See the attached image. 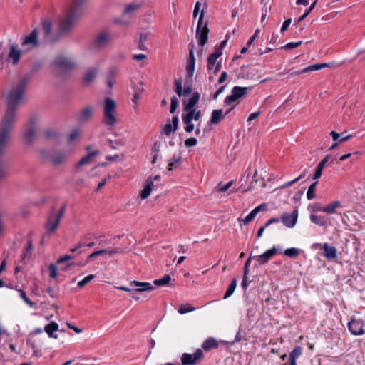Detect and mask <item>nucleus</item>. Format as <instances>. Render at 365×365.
<instances>
[{
  "label": "nucleus",
  "mask_w": 365,
  "mask_h": 365,
  "mask_svg": "<svg viewBox=\"0 0 365 365\" xmlns=\"http://www.w3.org/2000/svg\"><path fill=\"white\" fill-rule=\"evenodd\" d=\"M130 287H133L135 290L138 292H143L145 291H153L155 287L149 282H141L136 280H133L130 283Z\"/></svg>",
  "instance_id": "obj_17"
},
{
  "label": "nucleus",
  "mask_w": 365,
  "mask_h": 365,
  "mask_svg": "<svg viewBox=\"0 0 365 365\" xmlns=\"http://www.w3.org/2000/svg\"><path fill=\"white\" fill-rule=\"evenodd\" d=\"M298 219V207H294L292 213H284L281 217V220L284 225L287 227H293Z\"/></svg>",
  "instance_id": "obj_13"
},
{
  "label": "nucleus",
  "mask_w": 365,
  "mask_h": 365,
  "mask_svg": "<svg viewBox=\"0 0 365 365\" xmlns=\"http://www.w3.org/2000/svg\"><path fill=\"white\" fill-rule=\"evenodd\" d=\"M170 277L169 274H165L161 279L154 280L153 284L158 287H162L168 284L170 281Z\"/></svg>",
  "instance_id": "obj_39"
},
{
  "label": "nucleus",
  "mask_w": 365,
  "mask_h": 365,
  "mask_svg": "<svg viewBox=\"0 0 365 365\" xmlns=\"http://www.w3.org/2000/svg\"><path fill=\"white\" fill-rule=\"evenodd\" d=\"M205 12L202 9L197 22V26L196 29V38L198 41V44L202 48L206 44L208 39V34H209V29L207 26V21L205 22V25H203V18H204Z\"/></svg>",
  "instance_id": "obj_6"
},
{
  "label": "nucleus",
  "mask_w": 365,
  "mask_h": 365,
  "mask_svg": "<svg viewBox=\"0 0 365 365\" xmlns=\"http://www.w3.org/2000/svg\"><path fill=\"white\" fill-rule=\"evenodd\" d=\"M103 250H106V253L105 254H108L110 255H112L113 254H115V253H123V249L122 248H120V247H115V248H113V249H103Z\"/></svg>",
  "instance_id": "obj_54"
},
{
  "label": "nucleus",
  "mask_w": 365,
  "mask_h": 365,
  "mask_svg": "<svg viewBox=\"0 0 365 365\" xmlns=\"http://www.w3.org/2000/svg\"><path fill=\"white\" fill-rule=\"evenodd\" d=\"M42 66H43V62H41V61L35 62L32 66L31 72L33 73H36L37 71H38L41 69V68Z\"/></svg>",
  "instance_id": "obj_57"
},
{
  "label": "nucleus",
  "mask_w": 365,
  "mask_h": 365,
  "mask_svg": "<svg viewBox=\"0 0 365 365\" xmlns=\"http://www.w3.org/2000/svg\"><path fill=\"white\" fill-rule=\"evenodd\" d=\"M184 143L186 147H192L197 145V140L195 138H190L186 139Z\"/></svg>",
  "instance_id": "obj_55"
},
{
  "label": "nucleus",
  "mask_w": 365,
  "mask_h": 365,
  "mask_svg": "<svg viewBox=\"0 0 365 365\" xmlns=\"http://www.w3.org/2000/svg\"><path fill=\"white\" fill-rule=\"evenodd\" d=\"M204 357L202 351L197 349L194 354L184 353L181 356L182 365H195L200 363Z\"/></svg>",
  "instance_id": "obj_8"
},
{
  "label": "nucleus",
  "mask_w": 365,
  "mask_h": 365,
  "mask_svg": "<svg viewBox=\"0 0 365 365\" xmlns=\"http://www.w3.org/2000/svg\"><path fill=\"white\" fill-rule=\"evenodd\" d=\"M302 354V348L297 346L289 354V365H297L296 360Z\"/></svg>",
  "instance_id": "obj_27"
},
{
  "label": "nucleus",
  "mask_w": 365,
  "mask_h": 365,
  "mask_svg": "<svg viewBox=\"0 0 365 365\" xmlns=\"http://www.w3.org/2000/svg\"><path fill=\"white\" fill-rule=\"evenodd\" d=\"M341 202L339 201H334L327 206L323 207V212L327 214H334L336 212V209L341 207Z\"/></svg>",
  "instance_id": "obj_31"
},
{
  "label": "nucleus",
  "mask_w": 365,
  "mask_h": 365,
  "mask_svg": "<svg viewBox=\"0 0 365 365\" xmlns=\"http://www.w3.org/2000/svg\"><path fill=\"white\" fill-rule=\"evenodd\" d=\"M138 8H139V5L138 4H129L128 6H126V8L125 9L123 13L125 14H130V13L136 11Z\"/></svg>",
  "instance_id": "obj_51"
},
{
  "label": "nucleus",
  "mask_w": 365,
  "mask_h": 365,
  "mask_svg": "<svg viewBox=\"0 0 365 365\" xmlns=\"http://www.w3.org/2000/svg\"><path fill=\"white\" fill-rule=\"evenodd\" d=\"M200 97V96L198 92H194L192 96L190 98H189V100L187 102L185 100H184V110H190L192 108H194V107L198 103Z\"/></svg>",
  "instance_id": "obj_23"
},
{
  "label": "nucleus",
  "mask_w": 365,
  "mask_h": 365,
  "mask_svg": "<svg viewBox=\"0 0 365 365\" xmlns=\"http://www.w3.org/2000/svg\"><path fill=\"white\" fill-rule=\"evenodd\" d=\"M106 250H97V251H95L93 252V253H91V255H89L87 257V261H89L90 259L97 257V256H100V255H102L103 254L106 253Z\"/></svg>",
  "instance_id": "obj_56"
},
{
  "label": "nucleus",
  "mask_w": 365,
  "mask_h": 365,
  "mask_svg": "<svg viewBox=\"0 0 365 365\" xmlns=\"http://www.w3.org/2000/svg\"><path fill=\"white\" fill-rule=\"evenodd\" d=\"M188 81H186V83ZM174 83L175 92L179 97H181L182 96H188L192 93V87L190 85H185V88L182 89V81L181 79H175Z\"/></svg>",
  "instance_id": "obj_14"
},
{
  "label": "nucleus",
  "mask_w": 365,
  "mask_h": 365,
  "mask_svg": "<svg viewBox=\"0 0 365 365\" xmlns=\"http://www.w3.org/2000/svg\"><path fill=\"white\" fill-rule=\"evenodd\" d=\"M133 88L134 89V93H138L140 95H141L144 91L142 83H139L138 85L133 86Z\"/></svg>",
  "instance_id": "obj_59"
},
{
  "label": "nucleus",
  "mask_w": 365,
  "mask_h": 365,
  "mask_svg": "<svg viewBox=\"0 0 365 365\" xmlns=\"http://www.w3.org/2000/svg\"><path fill=\"white\" fill-rule=\"evenodd\" d=\"M182 156L180 155H174L171 159L168 161V170H173L181 165Z\"/></svg>",
  "instance_id": "obj_29"
},
{
  "label": "nucleus",
  "mask_w": 365,
  "mask_h": 365,
  "mask_svg": "<svg viewBox=\"0 0 365 365\" xmlns=\"http://www.w3.org/2000/svg\"><path fill=\"white\" fill-rule=\"evenodd\" d=\"M250 89V88L248 87L234 86L232 89L231 94L227 96L225 98L224 104L227 106L237 101L238 99L246 95L247 91Z\"/></svg>",
  "instance_id": "obj_10"
},
{
  "label": "nucleus",
  "mask_w": 365,
  "mask_h": 365,
  "mask_svg": "<svg viewBox=\"0 0 365 365\" xmlns=\"http://www.w3.org/2000/svg\"><path fill=\"white\" fill-rule=\"evenodd\" d=\"M184 111L187 112L186 114L182 115V119L184 124H189V121L192 122L193 120V116L195 114V109L192 108L190 110H184Z\"/></svg>",
  "instance_id": "obj_35"
},
{
  "label": "nucleus",
  "mask_w": 365,
  "mask_h": 365,
  "mask_svg": "<svg viewBox=\"0 0 365 365\" xmlns=\"http://www.w3.org/2000/svg\"><path fill=\"white\" fill-rule=\"evenodd\" d=\"M58 329V324L55 322H52L48 324L47 325H46L44 330L50 337L57 339L58 335L54 334L53 333H54V331H57Z\"/></svg>",
  "instance_id": "obj_30"
},
{
  "label": "nucleus",
  "mask_w": 365,
  "mask_h": 365,
  "mask_svg": "<svg viewBox=\"0 0 365 365\" xmlns=\"http://www.w3.org/2000/svg\"><path fill=\"white\" fill-rule=\"evenodd\" d=\"M349 331L354 335H361L364 333L363 322L361 320L352 319L348 323Z\"/></svg>",
  "instance_id": "obj_19"
},
{
  "label": "nucleus",
  "mask_w": 365,
  "mask_h": 365,
  "mask_svg": "<svg viewBox=\"0 0 365 365\" xmlns=\"http://www.w3.org/2000/svg\"><path fill=\"white\" fill-rule=\"evenodd\" d=\"M52 64L55 68L64 71L73 70L76 66V63L71 58L63 56H56L53 61Z\"/></svg>",
  "instance_id": "obj_9"
},
{
  "label": "nucleus",
  "mask_w": 365,
  "mask_h": 365,
  "mask_svg": "<svg viewBox=\"0 0 365 365\" xmlns=\"http://www.w3.org/2000/svg\"><path fill=\"white\" fill-rule=\"evenodd\" d=\"M93 117V108L91 106H86L79 111L76 117V120L78 123L83 125L91 121Z\"/></svg>",
  "instance_id": "obj_12"
},
{
  "label": "nucleus",
  "mask_w": 365,
  "mask_h": 365,
  "mask_svg": "<svg viewBox=\"0 0 365 365\" xmlns=\"http://www.w3.org/2000/svg\"><path fill=\"white\" fill-rule=\"evenodd\" d=\"M44 135L47 139H51L56 138L58 136V133L52 129H48L46 130Z\"/></svg>",
  "instance_id": "obj_53"
},
{
  "label": "nucleus",
  "mask_w": 365,
  "mask_h": 365,
  "mask_svg": "<svg viewBox=\"0 0 365 365\" xmlns=\"http://www.w3.org/2000/svg\"><path fill=\"white\" fill-rule=\"evenodd\" d=\"M317 184H318V181L316 180L309 187L308 191L307 193V197L308 200H312L316 197L315 190H316V186Z\"/></svg>",
  "instance_id": "obj_40"
},
{
  "label": "nucleus",
  "mask_w": 365,
  "mask_h": 365,
  "mask_svg": "<svg viewBox=\"0 0 365 365\" xmlns=\"http://www.w3.org/2000/svg\"><path fill=\"white\" fill-rule=\"evenodd\" d=\"M19 292L21 298L25 302L26 304H28L31 307H34L36 306V304L34 303L31 300H30V299L26 296V292L24 290L19 289Z\"/></svg>",
  "instance_id": "obj_44"
},
{
  "label": "nucleus",
  "mask_w": 365,
  "mask_h": 365,
  "mask_svg": "<svg viewBox=\"0 0 365 365\" xmlns=\"http://www.w3.org/2000/svg\"><path fill=\"white\" fill-rule=\"evenodd\" d=\"M195 310V308L190 304H181L179 307L178 312L181 314H184Z\"/></svg>",
  "instance_id": "obj_41"
},
{
  "label": "nucleus",
  "mask_w": 365,
  "mask_h": 365,
  "mask_svg": "<svg viewBox=\"0 0 365 365\" xmlns=\"http://www.w3.org/2000/svg\"><path fill=\"white\" fill-rule=\"evenodd\" d=\"M86 0H73L68 14L62 19L58 26V36L60 39L68 36L72 30L77 19L82 14V6Z\"/></svg>",
  "instance_id": "obj_2"
},
{
  "label": "nucleus",
  "mask_w": 365,
  "mask_h": 365,
  "mask_svg": "<svg viewBox=\"0 0 365 365\" xmlns=\"http://www.w3.org/2000/svg\"><path fill=\"white\" fill-rule=\"evenodd\" d=\"M49 277L53 279H56L58 277V268L54 264H50L48 266Z\"/></svg>",
  "instance_id": "obj_47"
},
{
  "label": "nucleus",
  "mask_w": 365,
  "mask_h": 365,
  "mask_svg": "<svg viewBox=\"0 0 365 365\" xmlns=\"http://www.w3.org/2000/svg\"><path fill=\"white\" fill-rule=\"evenodd\" d=\"M33 248V244L31 240H29L27 242V245L25 248V251L22 254L21 261L24 262L26 257H30L31 255V250Z\"/></svg>",
  "instance_id": "obj_38"
},
{
  "label": "nucleus",
  "mask_w": 365,
  "mask_h": 365,
  "mask_svg": "<svg viewBox=\"0 0 365 365\" xmlns=\"http://www.w3.org/2000/svg\"><path fill=\"white\" fill-rule=\"evenodd\" d=\"M149 38V34L148 33H142L140 35V39H139V43H138V48L145 51L147 49V47L145 46V42Z\"/></svg>",
  "instance_id": "obj_37"
},
{
  "label": "nucleus",
  "mask_w": 365,
  "mask_h": 365,
  "mask_svg": "<svg viewBox=\"0 0 365 365\" xmlns=\"http://www.w3.org/2000/svg\"><path fill=\"white\" fill-rule=\"evenodd\" d=\"M97 74H98L97 68H88L86 71V72L83 78V84L86 86H88V85L91 84L96 79Z\"/></svg>",
  "instance_id": "obj_21"
},
{
  "label": "nucleus",
  "mask_w": 365,
  "mask_h": 365,
  "mask_svg": "<svg viewBox=\"0 0 365 365\" xmlns=\"http://www.w3.org/2000/svg\"><path fill=\"white\" fill-rule=\"evenodd\" d=\"M310 220L312 223L316 224L320 226H325L327 225V221L324 217L323 216H317L314 213L310 215Z\"/></svg>",
  "instance_id": "obj_34"
},
{
  "label": "nucleus",
  "mask_w": 365,
  "mask_h": 365,
  "mask_svg": "<svg viewBox=\"0 0 365 365\" xmlns=\"http://www.w3.org/2000/svg\"><path fill=\"white\" fill-rule=\"evenodd\" d=\"M100 154L98 150L89 152L86 155L83 156L80 161L77 163V167H81L85 165H88L91 162V159Z\"/></svg>",
  "instance_id": "obj_25"
},
{
  "label": "nucleus",
  "mask_w": 365,
  "mask_h": 365,
  "mask_svg": "<svg viewBox=\"0 0 365 365\" xmlns=\"http://www.w3.org/2000/svg\"><path fill=\"white\" fill-rule=\"evenodd\" d=\"M118 73V69L115 67H112L108 70L107 75H106V78H110V79L114 80L115 78L116 77Z\"/></svg>",
  "instance_id": "obj_52"
},
{
  "label": "nucleus",
  "mask_w": 365,
  "mask_h": 365,
  "mask_svg": "<svg viewBox=\"0 0 365 365\" xmlns=\"http://www.w3.org/2000/svg\"><path fill=\"white\" fill-rule=\"evenodd\" d=\"M291 22H292L291 19H288L285 20L282 24V28H281V32L285 31L287 29V28L289 27V26L290 25Z\"/></svg>",
  "instance_id": "obj_62"
},
{
  "label": "nucleus",
  "mask_w": 365,
  "mask_h": 365,
  "mask_svg": "<svg viewBox=\"0 0 365 365\" xmlns=\"http://www.w3.org/2000/svg\"><path fill=\"white\" fill-rule=\"evenodd\" d=\"M48 157L56 165L61 164L66 159V155L61 150H53L50 152Z\"/></svg>",
  "instance_id": "obj_18"
},
{
  "label": "nucleus",
  "mask_w": 365,
  "mask_h": 365,
  "mask_svg": "<svg viewBox=\"0 0 365 365\" xmlns=\"http://www.w3.org/2000/svg\"><path fill=\"white\" fill-rule=\"evenodd\" d=\"M179 119L178 116H174L172 119V125L166 123L163 128L162 133L165 135H170L171 133H174L178 129Z\"/></svg>",
  "instance_id": "obj_20"
},
{
  "label": "nucleus",
  "mask_w": 365,
  "mask_h": 365,
  "mask_svg": "<svg viewBox=\"0 0 365 365\" xmlns=\"http://www.w3.org/2000/svg\"><path fill=\"white\" fill-rule=\"evenodd\" d=\"M154 187L153 178L149 177L146 180V185L143 190L140 192V197L142 200H145L148 198V197L150 195V192Z\"/></svg>",
  "instance_id": "obj_24"
},
{
  "label": "nucleus",
  "mask_w": 365,
  "mask_h": 365,
  "mask_svg": "<svg viewBox=\"0 0 365 365\" xmlns=\"http://www.w3.org/2000/svg\"><path fill=\"white\" fill-rule=\"evenodd\" d=\"M202 349L207 351L212 349H216L218 347V343L214 338H208L205 340L202 346Z\"/></svg>",
  "instance_id": "obj_32"
},
{
  "label": "nucleus",
  "mask_w": 365,
  "mask_h": 365,
  "mask_svg": "<svg viewBox=\"0 0 365 365\" xmlns=\"http://www.w3.org/2000/svg\"><path fill=\"white\" fill-rule=\"evenodd\" d=\"M41 31L43 34V42L45 44H54L60 41V36L52 34V21L50 19L44 18L42 19Z\"/></svg>",
  "instance_id": "obj_4"
},
{
  "label": "nucleus",
  "mask_w": 365,
  "mask_h": 365,
  "mask_svg": "<svg viewBox=\"0 0 365 365\" xmlns=\"http://www.w3.org/2000/svg\"><path fill=\"white\" fill-rule=\"evenodd\" d=\"M40 46L38 31L34 29L29 34L24 36L21 43L23 51H29L37 48Z\"/></svg>",
  "instance_id": "obj_7"
},
{
  "label": "nucleus",
  "mask_w": 365,
  "mask_h": 365,
  "mask_svg": "<svg viewBox=\"0 0 365 365\" xmlns=\"http://www.w3.org/2000/svg\"><path fill=\"white\" fill-rule=\"evenodd\" d=\"M302 43V41L288 43L285 46L281 47V49H285V50L293 49V48H295L298 47Z\"/></svg>",
  "instance_id": "obj_50"
},
{
  "label": "nucleus",
  "mask_w": 365,
  "mask_h": 365,
  "mask_svg": "<svg viewBox=\"0 0 365 365\" xmlns=\"http://www.w3.org/2000/svg\"><path fill=\"white\" fill-rule=\"evenodd\" d=\"M217 58H216L215 54H210L207 58V68L209 71H211L214 68L215 66L216 61Z\"/></svg>",
  "instance_id": "obj_45"
},
{
  "label": "nucleus",
  "mask_w": 365,
  "mask_h": 365,
  "mask_svg": "<svg viewBox=\"0 0 365 365\" xmlns=\"http://www.w3.org/2000/svg\"><path fill=\"white\" fill-rule=\"evenodd\" d=\"M232 184H233L232 180L230 181L229 182H227L225 185H222V182H220L218 184L217 191L219 192H225L232 186Z\"/></svg>",
  "instance_id": "obj_49"
},
{
  "label": "nucleus",
  "mask_w": 365,
  "mask_h": 365,
  "mask_svg": "<svg viewBox=\"0 0 365 365\" xmlns=\"http://www.w3.org/2000/svg\"><path fill=\"white\" fill-rule=\"evenodd\" d=\"M319 70V63L313 64L304 68V71L310 72Z\"/></svg>",
  "instance_id": "obj_60"
},
{
  "label": "nucleus",
  "mask_w": 365,
  "mask_h": 365,
  "mask_svg": "<svg viewBox=\"0 0 365 365\" xmlns=\"http://www.w3.org/2000/svg\"><path fill=\"white\" fill-rule=\"evenodd\" d=\"M73 258V256L72 255H63L62 257H61L56 262L57 264H61V263H64L67 261H69L71 259H72Z\"/></svg>",
  "instance_id": "obj_58"
},
{
  "label": "nucleus",
  "mask_w": 365,
  "mask_h": 365,
  "mask_svg": "<svg viewBox=\"0 0 365 365\" xmlns=\"http://www.w3.org/2000/svg\"><path fill=\"white\" fill-rule=\"evenodd\" d=\"M21 52L22 51L21 50L16 49V47L14 44L11 45L9 58L12 60L13 64H16L19 62Z\"/></svg>",
  "instance_id": "obj_26"
},
{
  "label": "nucleus",
  "mask_w": 365,
  "mask_h": 365,
  "mask_svg": "<svg viewBox=\"0 0 365 365\" xmlns=\"http://www.w3.org/2000/svg\"><path fill=\"white\" fill-rule=\"evenodd\" d=\"M66 209V204L61 206V209L58 212H55L54 209H53L51 215L48 216L47 219L46 223L45 224V229L47 230L48 232L53 233L56 230L61 218L65 215Z\"/></svg>",
  "instance_id": "obj_5"
},
{
  "label": "nucleus",
  "mask_w": 365,
  "mask_h": 365,
  "mask_svg": "<svg viewBox=\"0 0 365 365\" xmlns=\"http://www.w3.org/2000/svg\"><path fill=\"white\" fill-rule=\"evenodd\" d=\"M36 138V130L33 126H31L24 134V139L27 144H31Z\"/></svg>",
  "instance_id": "obj_33"
},
{
  "label": "nucleus",
  "mask_w": 365,
  "mask_h": 365,
  "mask_svg": "<svg viewBox=\"0 0 365 365\" xmlns=\"http://www.w3.org/2000/svg\"><path fill=\"white\" fill-rule=\"evenodd\" d=\"M108 144L113 149H118L119 146H123L125 145V140L123 138H120L116 140H108Z\"/></svg>",
  "instance_id": "obj_42"
},
{
  "label": "nucleus",
  "mask_w": 365,
  "mask_h": 365,
  "mask_svg": "<svg viewBox=\"0 0 365 365\" xmlns=\"http://www.w3.org/2000/svg\"><path fill=\"white\" fill-rule=\"evenodd\" d=\"M324 250V256L328 259H335L337 258V250L335 247H330L327 243L322 245Z\"/></svg>",
  "instance_id": "obj_22"
},
{
  "label": "nucleus",
  "mask_w": 365,
  "mask_h": 365,
  "mask_svg": "<svg viewBox=\"0 0 365 365\" xmlns=\"http://www.w3.org/2000/svg\"><path fill=\"white\" fill-rule=\"evenodd\" d=\"M31 79L30 74L24 76L8 94L6 112L0 123V155L10 143L11 131L16 120V112ZM6 175V170L0 165V180Z\"/></svg>",
  "instance_id": "obj_1"
},
{
  "label": "nucleus",
  "mask_w": 365,
  "mask_h": 365,
  "mask_svg": "<svg viewBox=\"0 0 365 365\" xmlns=\"http://www.w3.org/2000/svg\"><path fill=\"white\" fill-rule=\"evenodd\" d=\"M329 155H327L317 165V167L320 169H324L325 165H326V163L328 162L329 160Z\"/></svg>",
  "instance_id": "obj_61"
},
{
  "label": "nucleus",
  "mask_w": 365,
  "mask_h": 365,
  "mask_svg": "<svg viewBox=\"0 0 365 365\" xmlns=\"http://www.w3.org/2000/svg\"><path fill=\"white\" fill-rule=\"evenodd\" d=\"M111 34L108 30L102 31L96 37L94 41L96 46L101 47L111 41Z\"/></svg>",
  "instance_id": "obj_16"
},
{
  "label": "nucleus",
  "mask_w": 365,
  "mask_h": 365,
  "mask_svg": "<svg viewBox=\"0 0 365 365\" xmlns=\"http://www.w3.org/2000/svg\"><path fill=\"white\" fill-rule=\"evenodd\" d=\"M267 204L265 203H262L259 205H258L257 207H256L254 210L258 213L260 211H262V210H267Z\"/></svg>",
  "instance_id": "obj_64"
},
{
  "label": "nucleus",
  "mask_w": 365,
  "mask_h": 365,
  "mask_svg": "<svg viewBox=\"0 0 365 365\" xmlns=\"http://www.w3.org/2000/svg\"><path fill=\"white\" fill-rule=\"evenodd\" d=\"M322 169H320L318 167H317V169L313 176V180H314L315 181L317 180V179L322 176Z\"/></svg>",
  "instance_id": "obj_63"
},
{
  "label": "nucleus",
  "mask_w": 365,
  "mask_h": 365,
  "mask_svg": "<svg viewBox=\"0 0 365 365\" xmlns=\"http://www.w3.org/2000/svg\"><path fill=\"white\" fill-rule=\"evenodd\" d=\"M95 277L96 276L94 274H89V275H88L83 279H82L81 281L78 282V287L79 288H83L87 284H88L91 280H93L95 278Z\"/></svg>",
  "instance_id": "obj_46"
},
{
  "label": "nucleus",
  "mask_w": 365,
  "mask_h": 365,
  "mask_svg": "<svg viewBox=\"0 0 365 365\" xmlns=\"http://www.w3.org/2000/svg\"><path fill=\"white\" fill-rule=\"evenodd\" d=\"M300 253V250L295 247L288 248L284 250V254L289 257H296Z\"/></svg>",
  "instance_id": "obj_43"
},
{
  "label": "nucleus",
  "mask_w": 365,
  "mask_h": 365,
  "mask_svg": "<svg viewBox=\"0 0 365 365\" xmlns=\"http://www.w3.org/2000/svg\"><path fill=\"white\" fill-rule=\"evenodd\" d=\"M224 118H225V115L223 114L222 109L214 110L212 112V115H211L210 123V124H217L219 122L222 120Z\"/></svg>",
  "instance_id": "obj_28"
},
{
  "label": "nucleus",
  "mask_w": 365,
  "mask_h": 365,
  "mask_svg": "<svg viewBox=\"0 0 365 365\" xmlns=\"http://www.w3.org/2000/svg\"><path fill=\"white\" fill-rule=\"evenodd\" d=\"M178 105H179V101H178V98L175 96H173L171 98V103H170V112L171 113H175V111L176 110L177 108L178 107Z\"/></svg>",
  "instance_id": "obj_48"
},
{
  "label": "nucleus",
  "mask_w": 365,
  "mask_h": 365,
  "mask_svg": "<svg viewBox=\"0 0 365 365\" xmlns=\"http://www.w3.org/2000/svg\"><path fill=\"white\" fill-rule=\"evenodd\" d=\"M116 109V103L110 98H105V105L103 108V122L108 126H113L117 123V118L115 115Z\"/></svg>",
  "instance_id": "obj_3"
},
{
  "label": "nucleus",
  "mask_w": 365,
  "mask_h": 365,
  "mask_svg": "<svg viewBox=\"0 0 365 365\" xmlns=\"http://www.w3.org/2000/svg\"><path fill=\"white\" fill-rule=\"evenodd\" d=\"M236 287H237V280L235 279H233L231 281L229 287H227V289L225 293L223 299H225L230 297L235 292Z\"/></svg>",
  "instance_id": "obj_36"
},
{
  "label": "nucleus",
  "mask_w": 365,
  "mask_h": 365,
  "mask_svg": "<svg viewBox=\"0 0 365 365\" xmlns=\"http://www.w3.org/2000/svg\"><path fill=\"white\" fill-rule=\"evenodd\" d=\"M277 252V249L273 247L260 255L253 256L252 258L256 259L259 264L262 265L266 264L272 257L276 255Z\"/></svg>",
  "instance_id": "obj_15"
},
{
  "label": "nucleus",
  "mask_w": 365,
  "mask_h": 365,
  "mask_svg": "<svg viewBox=\"0 0 365 365\" xmlns=\"http://www.w3.org/2000/svg\"><path fill=\"white\" fill-rule=\"evenodd\" d=\"M189 47V57L186 64V81H191L195 71V58L194 55L195 46L193 43H190Z\"/></svg>",
  "instance_id": "obj_11"
}]
</instances>
